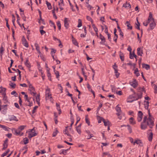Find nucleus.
I'll return each instance as SVG.
<instances>
[{
    "label": "nucleus",
    "mask_w": 157,
    "mask_h": 157,
    "mask_svg": "<svg viewBox=\"0 0 157 157\" xmlns=\"http://www.w3.org/2000/svg\"><path fill=\"white\" fill-rule=\"evenodd\" d=\"M143 121L141 124V128L142 129L144 130L149 126L151 128L154 125V119L150 114L148 116H144L141 111L138 112L137 120L139 122H141L142 119Z\"/></svg>",
    "instance_id": "obj_1"
},
{
    "label": "nucleus",
    "mask_w": 157,
    "mask_h": 157,
    "mask_svg": "<svg viewBox=\"0 0 157 157\" xmlns=\"http://www.w3.org/2000/svg\"><path fill=\"white\" fill-rule=\"evenodd\" d=\"M25 127L26 126L21 125L17 129L15 128L12 129V131L14 134L21 136L23 134V133L21 132V131L23 130Z\"/></svg>",
    "instance_id": "obj_2"
},
{
    "label": "nucleus",
    "mask_w": 157,
    "mask_h": 157,
    "mask_svg": "<svg viewBox=\"0 0 157 157\" xmlns=\"http://www.w3.org/2000/svg\"><path fill=\"white\" fill-rule=\"evenodd\" d=\"M148 22L150 23V27L151 29H154L156 26V23L155 22L151 14L150 13L148 18Z\"/></svg>",
    "instance_id": "obj_3"
},
{
    "label": "nucleus",
    "mask_w": 157,
    "mask_h": 157,
    "mask_svg": "<svg viewBox=\"0 0 157 157\" xmlns=\"http://www.w3.org/2000/svg\"><path fill=\"white\" fill-rule=\"evenodd\" d=\"M26 133L28 135V137H32L36 136L37 134V133L34 128L29 130L28 131L26 132Z\"/></svg>",
    "instance_id": "obj_4"
},
{
    "label": "nucleus",
    "mask_w": 157,
    "mask_h": 157,
    "mask_svg": "<svg viewBox=\"0 0 157 157\" xmlns=\"http://www.w3.org/2000/svg\"><path fill=\"white\" fill-rule=\"evenodd\" d=\"M130 84L134 88H136L138 85V82L135 79H133L132 80L130 81Z\"/></svg>",
    "instance_id": "obj_5"
},
{
    "label": "nucleus",
    "mask_w": 157,
    "mask_h": 157,
    "mask_svg": "<svg viewBox=\"0 0 157 157\" xmlns=\"http://www.w3.org/2000/svg\"><path fill=\"white\" fill-rule=\"evenodd\" d=\"M117 112L116 113L117 116L121 115L122 113V112L121 108L119 107V105H117L115 108Z\"/></svg>",
    "instance_id": "obj_6"
},
{
    "label": "nucleus",
    "mask_w": 157,
    "mask_h": 157,
    "mask_svg": "<svg viewBox=\"0 0 157 157\" xmlns=\"http://www.w3.org/2000/svg\"><path fill=\"white\" fill-rule=\"evenodd\" d=\"M22 44H23V45L25 46L26 48H28L29 47V45L28 44L25 39V37L24 36H23L22 37Z\"/></svg>",
    "instance_id": "obj_7"
},
{
    "label": "nucleus",
    "mask_w": 157,
    "mask_h": 157,
    "mask_svg": "<svg viewBox=\"0 0 157 157\" xmlns=\"http://www.w3.org/2000/svg\"><path fill=\"white\" fill-rule=\"evenodd\" d=\"M30 98H29L26 99H25V101L26 102L25 103V105L29 106H31L33 105V102L30 101Z\"/></svg>",
    "instance_id": "obj_8"
},
{
    "label": "nucleus",
    "mask_w": 157,
    "mask_h": 157,
    "mask_svg": "<svg viewBox=\"0 0 157 157\" xmlns=\"http://www.w3.org/2000/svg\"><path fill=\"white\" fill-rule=\"evenodd\" d=\"M134 97H133V101L135 100H138V99L142 97V95L140 94H136L134 93L133 94Z\"/></svg>",
    "instance_id": "obj_9"
},
{
    "label": "nucleus",
    "mask_w": 157,
    "mask_h": 157,
    "mask_svg": "<svg viewBox=\"0 0 157 157\" xmlns=\"http://www.w3.org/2000/svg\"><path fill=\"white\" fill-rule=\"evenodd\" d=\"M133 94L132 95H130L127 100L128 102L131 103L133 101V97H134Z\"/></svg>",
    "instance_id": "obj_10"
},
{
    "label": "nucleus",
    "mask_w": 157,
    "mask_h": 157,
    "mask_svg": "<svg viewBox=\"0 0 157 157\" xmlns=\"http://www.w3.org/2000/svg\"><path fill=\"white\" fill-rule=\"evenodd\" d=\"M29 142V139L28 138H24L23 140L20 142V143L21 144H26Z\"/></svg>",
    "instance_id": "obj_11"
},
{
    "label": "nucleus",
    "mask_w": 157,
    "mask_h": 157,
    "mask_svg": "<svg viewBox=\"0 0 157 157\" xmlns=\"http://www.w3.org/2000/svg\"><path fill=\"white\" fill-rule=\"evenodd\" d=\"M67 19V18H65L64 19V26L66 29H67L68 28L69 25V23Z\"/></svg>",
    "instance_id": "obj_12"
},
{
    "label": "nucleus",
    "mask_w": 157,
    "mask_h": 157,
    "mask_svg": "<svg viewBox=\"0 0 157 157\" xmlns=\"http://www.w3.org/2000/svg\"><path fill=\"white\" fill-rule=\"evenodd\" d=\"M8 140L7 139H6V140L4 141L3 144V148H2V150H5L7 147L8 146Z\"/></svg>",
    "instance_id": "obj_13"
},
{
    "label": "nucleus",
    "mask_w": 157,
    "mask_h": 157,
    "mask_svg": "<svg viewBox=\"0 0 157 157\" xmlns=\"http://www.w3.org/2000/svg\"><path fill=\"white\" fill-rule=\"evenodd\" d=\"M0 127L2 129H3L5 131H10V130H11L12 129H10V128H9L8 127L4 125L0 124Z\"/></svg>",
    "instance_id": "obj_14"
},
{
    "label": "nucleus",
    "mask_w": 157,
    "mask_h": 157,
    "mask_svg": "<svg viewBox=\"0 0 157 157\" xmlns=\"http://www.w3.org/2000/svg\"><path fill=\"white\" fill-rule=\"evenodd\" d=\"M9 120L10 121H18V120L17 119V118L16 117L13 115L10 116L9 117Z\"/></svg>",
    "instance_id": "obj_15"
},
{
    "label": "nucleus",
    "mask_w": 157,
    "mask_h": 157,
    "mask_svg": "<svg viewBox=\"0 0 157 157\" xmlns=\"http://www.w3.org/2000/svg\"><path fill=\"white\" fill-rule=\"evenodd\" d=\"M46 99L48 100L50 99L51 101H52L53 99L51 94L45 95Z\"/></svg>",
    "instance_id": "obj_16"
},
{
    "label": "nucleus",
    "mask_w": 157,
    "mask_h": 157,
    "mask_svg": "<svg viewBox=\"0 0 157 157\" xmlns=\"http://www.w3.org/2000/svg\"><path fill=\"white\" fill-rule=\"evenodd\" d=\"M137 54L139 56H142V54L143 53L142 49L140 48H139L137 49Z\"/></svg>",
    "instance_id": "obj_17"
},
{
    "label": "nucleus",
    "mask_w": 157,
    "mask_h": 157,
    "mask_svg": "<svg viewBox=\"0 0 157 157\" xmlns=\"http://www.w3.org/2000/svg\"><path fill=\"white\" fill-rule=\"evenodd\" d=\"M135 144H139L140 146H142V145L141 140L138 139L135 140V141L134 142V145H135Z\"/></svg>",
    "instance_id": "obj_18"
},
{
    "label": "nucleus",
    "mask_w": 157,
    "mask_h": 157,
    "mask_svg": "<svg viewBox=\"0 0 157 157\" xmlns=\"http://www.w3.org/2000/svg\"><path fill=\"white\" fill-rule=\"evenodd\" d=\"M35 46L36 47V49L37 51L38 52V53L40 54L41 53L40 50V47L38 46V44L37 43H35L34 44Z\"/></svg>",
    "instance_id": "obj_19"
},
{
    "label": "nucleus",
    "mask_w": 157,
    "mask_h": 157,
    "mask_svg": "<svg viewBox=\"0 0 157 157\" xmlns=\"http://www.w3.org/2000/svg\"><path fill=\"white\" fill-rule=\"evenodd\" d=\"M130 123L132 125H134L136 123V122L133 117H131L129 119Z\"/></svg>",
    "instance_id": "obj_20"
},
{
    "label": "nucleus",
    "mask_w": 157,
    "mask_h": 157,
    "mask_svg": "<svg viewBox=\"0 0 157 157\" xmlns=\"http://www.w3.org/2000/svg\"><path fill=\"white\" fill-rule=\"evenodd\" d=\"M25 65L28 68H30L31 65L30 63L29 62L28 59H27L25 63Z\"/></svg>",
    "instance_id": "obj_21"
},
{
    "label": "nucleus",
    "mask_w": 157,
    "mask_h": 157,
    "mask_svg": "<svg viewBox=\"0 0 157 157\" xmlns=\"http://www.w3.org/2000/svg\"><path fill=\"white\" fill-rule=\"evenodd\" d=\"M143 67L147 70H148L150 69V67L149 65L145 64H142Z\"/></svg>",
    "instance_id": "obj_22"
},
{
    "label": "nucleus",
    "mask_w": 157,
    "mask_h": 157,
    "mask_svg": "<svg viewBox=\"0 0 157 157\" xmlns=\"http://www.w3.org/2000/svg\"><path fill=\"white\" fill-rule=\"evenodd\" d=\"M125 25H127L128 27V29H132V27L131 25L129 23V22L128 21H127L125 23Z\"/></svg>",
    "instance_id": "obj_23"
},
{
    "label": "nucleus",
    "mask_w": 157,
    "mask_h": 157,
    "mask_svg": "<svg viewBox=\"0 0 157 157\" xmlns=\"http://www.w3.org/2000/svg\"><path fill=\"white\" fill-rule=\"evenodd\" d=\"M99 38L101 40L102 43L104 44L105 41V39L104 37L102 35L100 34L99 36Z\"/></svg>",
    "instance_id": "obj_24"
},
{
    "label": "nucleus",
    "mask_w": 157,
    "mask_h": 157,
    "mask_svg": "<svg viewBox=\"0 0 157 157\" xmlns=\"http://www.w3.org/2000/svg\"><path fill=\"white\" fill-rule=\"evenodd\" d=\"M123 126H127V129L129 131V132L131 133L132 132V128H131V126L129 125H127L126 126L125 125H122L121 126V127H122Z\"/></svg>",
    "instance_id": "obj_25"
},
{
    "label": "nucleus",
    "mask_w": 157,
    "mask_h": 157,
    "mask_svg": "<svg viewBox=\"0 0 157 157\" xmlns=\"http://www.w3.org/2000/svg\"><path fill=\"white\" fill-rule=\"evenodd\" d=\"M36 101L37 103L39 105L40 103V94H38L36 96Z\"/></svg>",
    "instance_id": "obj_26"
},
{
    "label": "nucleus",
    "mask_w": 157,
    "mask_h": 157,
    "mask_svg": "<svg viewBox=\"0 0 157 157\" xmlns=\"http://www.w3.org/2000/svg\"><path fill=\"white\" fill-rule=\"evenodd\" d=\"M149 102L147 101H145L144 103V105L146 109H147L149 106Z\"/></svg>",
    "instance_id": "obj_27"
},
{
    "label": "nucleus",
    "mask_w": 157,
    "mask_h": 157,
    "mask_svg": "<svg viewBox=\"0 0 157 157\" xmlns=\"http://www.w3.org/2000/svg\"><path fill=\"white\" fill-rule=\"evenodd\" d=\"M68 127H66V128L65 129V130L63 131V133L64 134H66V135H67V136H71V135H70V134H69L68 132V131H67V128Z\"/></svg>",
    "instance_id": "obj_28"
},
{
    "label": "nucleus",
    "mask_w": 157,
    "mask_h": 157,
    "mask_svg": "<svg viewBox=\"0 0 157 157\" xmlns=\"http://www.w3.org/2000/svg\"><path fill=\"white\" fill-rule=\"evenodd\" d=\"M4 51V49H3L2 44L0 48V55L2 57V54L3 51Z\"/></svg>",
    "instance_id": "obj_29"
},
{
    "label": "nucleus",
    "mask_w": 157,
    "mask_h": 157,
    "mask_svg": "<svg viewBox=\"0 0 157 157\" xmlns=\"http://www.w3.org/2000/svg\"><path fill=\"white\" fill-rule=\"evenodd\" d=\"M3 100L4 101V103H10L8 100L7 97H3Z\"/></svg>",
    "instance_id": "obj_30"
},
{
    "label": "nucleus",
    "mask_w": 157,
    "mask_h": 157,
    "mask_svg": "<svg viewBox=\"0 0 157 157\" xmlns=\"http://www.w3.org/2000/svg\"><path fill=\"white\" fill-rule=\"evenodd\" d=\"M46 4L47 6L48 9L49 10L51 9L52 7L51 3L48 2L47 1H46Z\"/></svg>",
    "instance_id": "obj_31"
},
{
    "label": "nucleus",
    "mask_w": 157,
    "mask_h": 157,
    "mask_svg": "<svg viewBox=\"0 0 157 157\" xmlns=\"http://www.w3.org/2000/svg\"><path fill=\"white\" fill-rule=\"evenodd\" d=\"M123 6L125 8H130L131 7V6L130 4L127 3H124L123 5Z\"/></svg>",
    "instance_id": "obj_32"
},
{
    "label": "nucleus",
    "mask_w": 157,
    "mask_h": 157,
    "mask_svg": "<svg viewBox=\"0 0 157 157\" xmlns=\"http://www.w3.org/2000/svg\"><path fill=\"white\" fill-rule=\"evenodd\" d=\"M29 87L30 89L29 90L30 91H35L34 88L32 86V85L29 83Z\"/></svg>",
    "instance_id": "obj_33"
},
{
    "label": "nucleus",
    "mask_w": 157,
    "mask_h": 157,
    "mask_svg": "<svg viewBox=\"0 0 157 157\" xmlns=\"http://www.w3.org/2000/svg\"><path fill=\"white\" fill-rule=\"evenodd\" d=\"M97 119L98 120V122L99 123H101V121H103V120H104L102 117L99 116L97 117Z\"/></svg>",
    "instance_id": "obj_34"
},
{
    "label": "nucleus",
    "mask_w": 157,
    "mask_h": 157,
    "mask_svg": "<svg viewBox=\"0 0 157 157\" xmlns=\"http://www.w3.org/2000/svg\"><path fill=\"white\" fill-rule=\"evenodd\" d=\"M47 76L48 78L51 81V75L50 73L49 72V71L48 70H47Z\"/></svg>",
    "instance_id": "obj_35"
},
{
    "label": "nucleus",
    "mask_w": 157,
    "mask_h": 157,
    "mask_svg": "<svg viewBox=\"0 0 157 157\" xmlns=\"http://www.w3.org/2000/svg\"><path fill=\"white\" fill-rule=\"evenodd\" d=\"M71 147H70L69 149H67L66 150L63 149L62 150V151L61 152V153L64 154V155H66L67 154V151H68L70 148Z\"/></svg>",
    "instance_id": "obj_36"
},
{
    "label": "nucleus",
    "mask_w": 157,
    "mask_h": 157,
    "mask_svg": "<svg viewBox=\"0 0 157 157\" xmlns=\"http://www.w3.org/2000/svg\"><path fill=\"white\" fill-rule=\"evenodd\" d=\"M16 15L17 17V24L19 25L21 27V24H20V22L19 21L20 19V17H19V16L18 14L16 13Z\"/></svg>",
    "instance_id": "obj_37"
},
{
    "label": "nucleus",
    "mask_w": 157,
    "mask_h": 157,
    "mask_svg": "<svg viewBox=\"0 0 157 157\" xmlns=\"http://www.w3.org/2000/svg\"><path fill=\"white\" fill-rule=\"evenodd\" d=\"M134 73L138 77L140 75L139 73L138 72V70L137 68H136L134 71Z\"/></svg>",
    "instance_id": "obj_38"
},
{
    "label": "nucleus",
    "mask_w": 157,
    "mask_h": 157,
    "mask_svg": "<svg viewBox=\"0 0 157 157\" xmlns=\"http://www.w3.org/2000/svg\"><path fill=\"white\" fill-rule=\"evenodd\" d=\"M51 94L50 93V88L48 87L46 90L45 95Z\"/></svg>",
    "instance_id": "obj_39"
},
{
    "label": "nucleus",
    "mask_w": 157,
    "mask_h": 157,
    "mask_svg": "<svg viewBox=\"0 0 157 157\" xmlns=\"http://www.w3.org/2000/svg\"><path fill=\"white\" fill-rule=\"evenodd\" d=\"M136 20H137V23H136V29H138L140 30V24L137 18Z\"/></svg>",
    "instance_id": "obj_40"
},
{
    "label": "nucleus",
    "mask_w": 157,
    "mask_h": 157,
    "mask_svg": "<svg viewBox=\"0 0 157 157\" xmlns=\"http://www.w3.org/2000/svg\"><path fill=\"white\" fill-rule=\"evenodd\" d=\"M9 85L12 88H15L16 86V84L13 82H11L10 84Z\"/></svg>",
    "instance_id": "obj_41"
},
{
    "label": "nucleus",
    "mask_w": 157,
    "mask_h": 157,
    "mask_svg": "<svg viewBox=\"0 0 157 157\" xmlns=\"http://www.w3.org/2000/svg\"><path fill=\"white\" fill-rule=\"evenodd\" d=\"M7 105H1V107L2 109H4L5 110H7Z\"/></svg>",
    "instance_id": "obj_42"
},
{
    "label": "nucleus",
    "mask_w": 157,
    "mask_h": 157,
    "mask_svg": "<svg viewBox=\"0 0 157 157\" xmlns=\"http://www.w3.org/2000/svg\"><path fill=\"white\" fill-rule=\"evenodd\" d=\"M10 150L9 149H8L7 151L3 153L1 156L2 157H4V156L6 155L7 154L9 153V152L10 151Z\"/></svg>",
    "instance_id": "obj_43"
},
{
    "label": "nucleus",
    "mask_w": 157,
    "mask_h": 157,
    "mask_svg": "<svg viewBox=\"0 0 157 157\" xmlns=\"http://www.w3.org/2000/svg\"><path fill=\"white\" fill-rule=\"evenodd\" d=\"M103 121L104 122V125L105 126H109V121H106L105 120H103Z\"/></svg>",
    "instance_id": "obj_44"
},
{
    "label": "nucleus",
    "mask_w": 157,
    "mask_h": 157,
    "mask_svg": "<svg viewBox=\"0 0 157 157\" xmlns=\"http://www.w3.org/2000/svg\"><path fill=\"white\" fill-rule=\"evenodd\" d=\"M82 21L80 19L78 20V24L77 27L79 28L82 26Z\"/></svg>",
    "instance_id": "obj_45"
},
{
    "label": "nucleus",
    "mask_w": 157,
    "mask_h": 157,
    "mask_svg": "<svg viewBox=\"0 0 157 157\" xmlns=\"http://www.w3.org/2000/svg\"><path fill=\"white\" fill-rule=\"evenodd\" d=\"M12 70H13V71H18V73H19V77L21 78V71L18 69H17L16 70L14 68H12Z\"/></svg>",
    "instance_id": "obj_46"
},
{
    "label": "nucleus",
    "mask_w": 157,
    "mask_h": 157,
    "mask_svg": "<svg viewBox=\"0 0 157 157\" xmlns=\"http://www.w3.org/2000/svg\"><path fill=\"white\" fill-rule=\"evenodd\" d=\"M57 25L58 27L59 30H60L61 29V25L59 21H58L57 23Z\"/></svg>",
    "instance_id": "obj_47"
},
{
    "label": "nucleus",
    "mask_w": 157,
    "mask_h": 157,
    "mask_svg": "<svg viewBox=\"0 0 157 157\" xmlns=\"http://www.w3.org/2000/svg\"><path fill=\"white\" fill-rule=\"evenodd\" d=\"M54 72L55 73V74H56V78H58L59 76V71H55Z\"/></svg>",
    "instance_id": "obj_48"
},
{
    "label": "nucleus",
    "mask_w": 157,
    "mask_h": 157,
    "mask_svg": "<svg viewBox=\"0 0 157 157\" xmlns=\"http://www.w3.org/2000/svg\"><path fill=\"white\" fill-rule=\"evenodd\" d=\"M76 130H77V132L79 134L81 133V131L80 130V126H78L76 128Z\"/></svg>",
    "instance_id": "obj_49"
},
{
    "label": "nucleus",
    "mask_w": 157,
    "mask_h": 157,
    "mask_svg": "<svg viewBox=\"0 0 157 157\" xmlns=\"http://www.w3.org/2000/svg\"><path fill=\"white\" fill-rule=\"evenodd\" d=\"M114 72L115 75L117 78H118L119 75V73L118 72V70H117L114 71Z\"/></svg>",
    "instance_id": "obj_50"
},
{
    "label": "nucleus",
    "mask_w": 157,
    "mask_h": 157,
    "mask_svg": "<svg viewBox=\"0 0 157 157\" xmlns=\"http://www.w3.org/2000/svg\"><path fill=\"white\" fill-rule=\"evenodd\" d=\"M92 27L94 29V31L96 33H97L98 32V29L94 25V24H92Z\"/></svg>",
    "instance_id": "obj_51"
},
{
    "label": "nucleus",
    "mask_w": 157,
    "mask_h": 157,
    "mask_svg": "<svg viewBox=\"0 0 157 157\" xmlns=\"http://www.w3.org/2000/svg\"><path fill=\"white\" fill-rule=\"evenodd\" d=\"M21 15L22 18L23 20L25 21H26V17L24 15V13H21Z\"/></svg>",
    "instance_id": "obj_52"
},
{
    "label": "nucleus",
    "mask_w": 157,
    "mask_h": 157,
    "mask_svg": "<svg viewBox=\"0 0 157 157\" xmlns=\"http://www.w3.org/2000/svg\"><path fill=\"white\" fill-rule=\"evenodd\" d=\"M148 134L149 135L148 137H152L153 134L152 132L151 131H149L148 132Z\"/></svg>",
    "instance_id": "obj_53"
},
{
    "label": "nucleus",
    "mask_w": 157,
    "mask_h": 157,
    "mask_svg": "<svg viewBox=\"0 0 157 157\" xmlns=\"http://www.w3.org/2000/svg\"><path fill=\"white\" fill-rule=\"evenodd\" d=\"M58 132V130H57V129H56L55 131L54 132H53V133L52 134L53 136L55 137L56 136V135H57V133Z\"/></svg>",
    "instance_id": "obj_54"
},
{
    "label": "nucleus",
    "mask_w": 157,
    "mask_h": 157,
    "mask_svg": "<svg viewBox=\"0 0 157 157\" xmlns=\"http://www.w3.org/2000/svg\"><path fill=\"white\" fill-rule=\"evenodd\" d=\"M58 88L61 91V93L63 92V87L61 84H59L58 85Z\"/></svg>",
    "instance_id": "obj_55"
},
{
    "label": "nucleus",
    "mask_w": 157,
    "mask_h": 157,
    "mask_svg": "<svg viewBox=\"0 0 157 157\" xmlns=\"http://www.w3.org/2000/svg\"><path fill=\"white\" fill-rule=\"evenodd\" d=\"M72 42L75 45H78V43L77 41L75 39H73L72 40Z\"/></svg>",
    "instance_id": "obj_56"
},
{
    "label": "nucleus",
    "mask_w": 157,
    "mask_h": 157,
    "mask_svg": "<svg viewBox=\"0 0 157 157\" xmlns=\"http://www.w3.org/2000/svg\"><path fill=\"white\" fill-rule=\"evenodd\" d=\"M90 68L91 69V71L92 72V79L94 80V70L93 69H92L91 67H90Z\"/></svg>",
    "instance_id": "obj_57"
},
{
    "label": "nucleus",
    "mask_w": 157,
    "mask_h": 157,
    "mask_svg": "<svg viewBox=\"0 0 157 157\" xmlns=\"http://www.w3.org/2000/svg\"><path fill=\"white\" fill-rule=\"evenodd\" d=\"M105 30H104L105 32V33L106 34L109 33H108V28H107V27L106 25H105Z\"/></svg>",
    "instance_id": "obj_58"
},
{
    "label": "nucleus",
    "mask_w": 157,
    "mask_h": 157,
    "mask_svg": "<svg viewBox=\"0 0 157 157\" xmlns=\"http://www.w3.org/2000/svg\"><path fill=\"white\" fill-rule=\"evenodd\" d=\"M14 105L16 108H17L19 109H20V107L17 103H14Z\"/></svg>",
    "instance_id": "obj_59"
},
{
    "label": "nucleus",
    "mask_w": 157,
    "mask_h": 157,
    "mask_svg": "<svg viewBox=\"0 0 157 157\" xmlns=\"http://www.w3.org/2000/svg\"><path fill=\"white\" fill-rule=\"evenodd\" d=\"M38 108L37 106H35L33 108V110L32 111V113H34L35 112V110Z\"/></svg>",
    "instance_id": "obj_60"
},
{
    "label": "nucleus",
    "mask_w": 157,
    "mask_h": 157,
    "mask_svg": "<svg viewBox=\"0 0 157 157\" xmlns=\"http://www.w3.org/2000/svg\"><path fill=\"white\" fill-rule=\"evenodd\" d=\"M0 88L1 90V92L3 91L4 92H5L6 91V89L5 88H4L2 87V86H1Z\"/></svg>",
    "instance_id": "obj_61"
},
{
    "label": "nucleus",
    "mask_w": 157,
    "mask_h": 157,
    "mask_svg": "<svg viewBox=\"0 0 157 157\" xmlns=\"http://www.w3.org/2000/svg\"><path fill=\"white\" fill-rule=\"evenodd\" d=\"M120 58L121 59V60L122 61H123L124 59V56L122 54L120 55Z\"/></svg>",
    "instance_id": "obj_62"
},
{
    "label": "nucleus",
    "mask_w": 157,
    "mask_h": 157,
    "mask_svg": "<svg viewBox=\"0 0 157 157\" xmlns=\"http://www.w3.org/2000/svg\"><path fill=\"white\" fill-rule=\"evenodd\" d=\"M40 32L42 35L45 33V32L43 30H40Z\"/></svg>",
    "instance_id": "obj_63"
},
{
    "label": "nucleus",
    "mask_w": 157,
    "mask_h": 157,
    "mask_svg": "<svg viewBox=\"0 0 157 157\" xmlns=\"http://www.w3.org/2000/svg\"><path fill=\"white\" fill-rule=\"evenodd\" d=\"M12 134L11 133H9L6 134V136L8 137H10L12 136Z\"/></svg>",
    "instance_id": "obj_64"
}]
</instances>
